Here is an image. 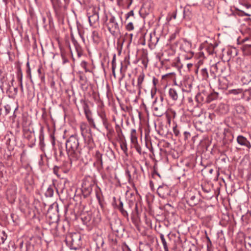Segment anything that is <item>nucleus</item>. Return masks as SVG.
Instances as JSON below:
<instances>
[{
  "mask_svg": "<svg viewBox=\"0 0 251 251\" xmlns=\"http://www.w3.org/2000/svg\"><path fill=\"white\" fill-rule=\"evenodd\" d=\"M112 74L113 76L116 77V73H115V70H112Z\"/></svg>",
  "mask_w": 251,
  "mask_h": 251,
  "instance_id": "42",
  "label": "nucleus"
},
{
  "mask_svg": "<svg viewBox=\"0 0 251 251\" xmlns=\"http://www.w3.org/2000/svg\"><path fill=\"white\" fill-rule=\"evenodd\" d=\"M119 209L124 216H128L127 212L124 209L123 203L121 201L120 202V205L119 206Z\"/></svg>",
  "mask_w": 251,
  "mask_h": 251,
  "instance_id": "15",
  "label": "nucleus"
},
{
  "mask_svg": "<svg viewBox=\"0 0 251 251\" xmlns=\"http://www.w3.org/2000/svg\"><path fill=\"white\" fill-rule=\"evenodd\" d=\"M237 143L242 146H244L248 149L251 148V144L248 139L242 135H239L237 137Z\"/></svg>",
  "mask_w": 251,
  "mask_h": 251,
  "instance_id": "6",
  "label": "nucleus"
},
{
  "mask_svg": "<svg viewBox=\"0 0 251 251\" xmlns=\"http://www.w3.org/2000/svg\"><path fill=\"white\" fill-rule=\"evenodd\" d=\"M153 110L155 112V114L157 116H160L162 115V112L160 111L159 108L157 107L153 106Z\"/></svg>",
  "mask_w": 251,
  "mask_h": 251,
  "instance_id": "21",
  "label": "nucleus"
},
{
  "mask_svg": "<svg viewBox=\"0 0 251 251\" xmlns=\"http://www.w3.org/2000/svg\"><path fill=\"white\" fill-rule=\"evenodd\" d=\"M58 170H59V167H57V166H55L54 168H53V173L56 175L57 176H58Z\"/></svg>",
  "mask_w": 251,
  "mask_h": 251,
  "instance_id": "35",
  "label": "nucleus"
},
{
  "mask_svg": "<svg viewBox=\"0 0 251 251\" xmlns=\"http://www.w3.org/2000/svg\"><path fill=\"white\" fill-rule=\"evenodd\" d=\"M215 46L212 44H209L206 47V50L209 54H212L214 52Z\"/></svg>",
  "mask_w": 251,
  "mask_h": 251,
  "instance_id": "17",
  "label": "nucleus"
},
{
  "mask_svg": "<svg viewBox=\"0 0 251 251\" xmlns=\"http://www.w3.org/2000/svg\"><path fill=\"white\" fill-rule=\"evenodd\" d=\"M127 63L128 64H129V62L128 61H127Z\"/></svg>",
  "mask_w": 251,
  "mask_h": 251,
  "instance_id": "49",
  "label": "nucleus"
},
{
  "mask_svg": "<svg viewBox=\"0 0 251 251\" xmlns=\"http://www.w3.org/2000/svg\"><path fill=\"white\" fill-rule=\"evenodd\" d=\"M126 28L128 31H131L133 30L134 29V25L132 23L130 22L126 26Z\"/></svg>",
  "mask_w": 251,
  "mask_h": 251,
  "instance_id": "24",
  "label": "nucleus"
},
{
  "mask_svg": "<svg viewBox=\"0 0 251 251\" xmlns=\"http://www.w3.org/2000/svg\"><path fill=\"white\" fill-rule=\"evenodd\" d=\"M201 74L204 78H207L208 77V74L206 69H202L201 70Z\"/></svg>",
  "mask_w": 251,
  "mask_h": 251,
  "instance_id": "23",
  "label": "nucleus"
},
{
  "mask_svg": "<svg viewBox=\"0 0 251 251\" xmlns=\"http://www.w3.org/2000/svg\"><path fill=\"white\" fill-rule=\"evenodd\" d=\"M89 124L94 127H95V124L93 119L91 118L88 120Z\"/></svg>",
  "mask_w": 251,
  "mask_h": 251,
  "instance_id": "31",
  "label": "nucleus"
},
{
  "mask_svg": "<svg viewBox=\"0 0 251 251\" xmlns=\"http://www.w3.org/2000/svg\"><path fill=\"white\" fill-rule=\"evenodd\" d=\"M160 239L161 240L162 243L163 244L164 249L165 251H169L168 248L167 244V242L165 240L164 235L162 234H161L160 235Z\"/></svg>",
  "mask_w": 251,
  "mask_h": 251,
  "instance_id": "14",
  "label": "nucleus"
},
{
  "mask_svg": "<svg viewBox=\"0 0 251 251\" xmlns=\"http://www.w3.org/2000/svg\"><path fill=\"white\" fill-rule=\"evenodd\" d=\"M185 197L187 203L191 206L196 205L199 202L198 194L195 190L188 191Z\"/></svg>",
  "mask_w": 251,
  "mask_h": 251,
  "instance_id": "3",
  "label": "nucleus"
},
{
  "mask_svg": "<svg viewBox=\"0 0 251 251\" xmlns=\"http://www.w3.org/2000/svg\"><path fill=\"white\" fill-rule=\"evenodd\" d=\"M168 187L166 185L160 186L157 189V193L160 197H164L167 194Z\"/></svg>",
  "mask_w": 251,
  "mask_h": 251,
  "instance_id": "11",
  "label": "nucleus"
},
{
  "mask_svg": "<svg viewBox=\"0 0 251 251\" xmlns=\"http://www.w3.org/2000/svg\"><path fill=\"white\" fill-rule=\"evenodd\" d=\"M75 45L78 56H80L82 54V49L81 47L76 44H75Z\"/></svg>",
  "mask_w": 251,
  "mask_h": 251,
  "instance_id": "20",
  "label": "nucleus"
},
{
  "mask_svg": "<svg viewBox=\"0 0 251 251\" xmlns=\"http://www.w3.org/2000/svg\"><path fill=\"white\" fill-rule=\"evenodd\" d=\"M129 36L130 37V41H131V40H132V38L133 35H132V34H129Z\"/></svg>",
  "mask_w": 251,
  "mask_h": 251,
  "instance_id": "43",
  "label": "nucleus"
},
{
  "mask_svg": "<svg viewBox=\"0 0 251 251\" xmlns=\"http://www.w3.org/2000/svg\"><path fill=\"white\" fill-rule=\"evenodd\" d=\"M6 238H4V237H2V242H4V240H5Z\"/></svg>",
  "mask_w": 251,
  "mask_h": 251,
  "instance_id": "45",
  "label": "nucleus"
},
{
  "mask_svg": "<svg viewBox=\"0 0 251 251\" xmlns=\"http://www.w3.org/2000/svg\"><path fill=\"white\" fill-rule=\"evenodd\" d=\"M38 72L39 73H41V70H40V69H39L38 70Z\"/></svg>",
  "mask_w": 251,
  "mask_h": 251,
  "instance_id": "47",
  "label": "nucleus"
},
{
  "mask_svg": "<svg viewBox=\"0 0 251 251\" xmlns=\"http://www.w3.org/2000/svg\"><path fill=\"white\" fill-rule=\"evenodd\" d=\"M16 188L13 186L11 189H8L6 192V195L7 197H10L11 200H14L16 196Z\"/></svg>",
  "mask_w": 251,
  "mask_h": 251,
  "instance_id": "12",
  "label": "nucleus"
},
{
  "mask_svg": "<svg viewBox=\"0 0 251 251\" xmlns=\"http://www.w3.org/2000/svg\"><path fill=\"white\" fill-rule=\"evenodd\" d=\"M86 127V124L84 123H82L80 124V128L82 131H83Z\"/></svg>",
  "mask_w": 251,
  "mask_h": 251,
  "instance_id": "32",
  "label": "nucleus"
},
{
  "mask_svg": "<svg viewBox=\"0 0 251 251\" xmlns=\"http://www.w3.org/2000/svg\"><path fill=\"white\" fill-rule=\"evenodd\" d=\"M26 66L27 68V69L26 70V73L27 74L28 77H29V78L31 79V69L30 68L29 62H27Z\"/></svg>",
  "mask_w": 251,
  "mask_h": 251,
  "instance_id": "22",
  "label": "nucleus"
},
{
  "mask_svg": "<svg viewBox=\"0 0 251 251\" xmlns=\"http://www.w3.org/2000/svg\"><path fill=\"white\" fill-rule=\"evenodd\" d=\"M80 236L78 234L74 233L72 236L71 249L76 250L80 248Z\"/></svg>",
  "mask_w": 251,
  "mask_h": 251,
  "instance_id": "4",
  "label": "nucleus"
},
{
  "mask_svg": "<svg viewBox=\"0 0 251 251\" xmlns=\"http://www.w3.org/2000/svg\"><path fill=\"white\" fill-rule=\"evenodd\" d=\"M130 140L131 143L134 145V147H137L138 143L136 131L135 129H132L131 130Z\"/></svg>",
  "mask_w": 251,
  "mask_h": 251,
  "instance_id": "9",
  "label": "nucleus"
},
{
  "mask_svg": "<svg viewBox=\"0 0 251 251\" xmlns=\"http://www.w3.org/2000/svg\"><path fill=\"white\" fill-rule=\"evenodd\" d=\"M145 75L144 73H141L138 76L137 78V84L136 85V88L140 92L142 88V83L144 80Z\"/></svg>",
  "mask_w": 251,
  "mask_h": 251,
  "instance_id": "10",
  "label": "nucleus"
},
{
  "mask_svg": "<svg viewBox=\"0 0 251 251\" xmlns=\"http://www.w3.org/2000/svg\"><path fill=\"white\" fill-rule=\"evenodd\" d=\"M173 131H174V134H175L176 136H178V135L179 131L177 129L176 127H174L173 128Z\"/></svg>",
  "mask_w": 251,
  "mask_h": 251,
  "instance_id": "33",
  "label": "nucleus"
},
{
  "mask_svg": "<svg viewBox=\"0 0 251 251\" xmlns=\"http://www.w3.org/2000/svg\"><path fill=\"white\" fill-rule=\"evenodd\" d=\"M98 114L102 120L103 126L107 130H108L109 124L107 122V120L106 117L105 112L102 109H101L99 111Z\"/></svg>",
  "mask_w": 251,
  "mask_h": 251,
  "instance_id": "8",
  "label": "nucleus"
},
{
  "mask_svg": "<svg viewBox=\"0 0 251 251\" xmlns=\"http://www.w3.org/2000/svg\"><path fill=\"white\" fill-rule=\"evenodd\" d=\"M116 67V63L115 59V56H114L112 61V70H115Z\"/></svg>",
  "mask_w": 251,
  "mask_h": 251,
  "instance_id": "27",
  "label": "nucleus"
},
{
  "mask_svg": "<svg viewBox=\"0 0 251 251\" xmlns=\"http://www.w3.org/2000/svg\"><path fill=\"white\" fill-rule=\"evenodd\" d=\"M127 3V7H129L132 2V0H126Z\"/></svg>",
  "mask_w": 251,
  "mask_h": 251,
  "instance_id": "38",
  "label": "nucleus"
},
{
  "mask_svg": "<svg viewBox=\"0 0 251 251\" xmlns=\"http://www.w3.org/2000/svg\"><path fill=\"white\" fill-rule=\"evenodd\" d=\"M97 163H98V164H99L98 165H99L100 167H102V157H101V155L98 156Z\"/></svg>",
  "mask_w": 251,
  "mask_h": 251,
  "instance_id": "25",
  "label": "nucleus"
},
{
  "mask_svg": "<svg viewBox=\"0 0 251 251\" xmlns=\"http://www.w3.org/2000/svg\"><path fill=\"white\" fill-rule=\"evenodd\" d=\"M17 78H18V81L19 82V85L20 86L21 89L22 91H23V82H22L23 73H22V70L20 68H19L18 70Z\"/></svg>",
  "mask_w": 251,
  "mask_h": 251,
  "instance_id": "13",
  "label": "nucleus"
},
{
  "mask_svg": "<svg viewBox=\"0 0 251 251\" xmlns=\"http://www.w3.org/2000/svg\"><path fill=\"white\" fill-rule=\"evenodd\" d=\"M132 84L133 85H134V79H132Z\"/></svg>",
  "mask_w": 251,
  "mask_h": 251,
  "instance_id": "44",
  "label": "nucleus"
},
{
  "mask_svg": "<svg viewBox=\"0 0 251 251\" xmlns=\"http://www.w3.org/2000/svg\"><path fill=\"white\" fill-rule=\"evenodd\" d=\"M45 195L47 197H51L53 196V190L52 188L51 187H49L46 193H45Z\"/></svg>",
  "mask_w": 251,
  "mask_h": 251,
  "instance_id": "18",
  "label": "nucleus"
},
{
  "mask_svg": "<svg viewBox=\"0 0 251 251\" xmlns=\"http://www.w3.org/2000/svg\"><path fill=\"white\" fill-rule=\"evenodd\" d=\"M99 16L98 13L94 12L92 15L89 16V22L91 26H96L98 24Z\"/></svg>",
  "mask_w": 251,
  "mask_h": 251,
  "instance_id": "7",
  "label": "nucleus"
},
{
  "mask_svg": "<svg viewBox=\"0 0 251 251\" xmlns=\"http://www.w3.org/2000/svg\"><path fill=\"white\" fill-rule=\"evenodd\" d=\"M121 148L122 149V150L124 151V152H126L127 150V146H126V143H122L121 145Z\"/></svg>",
  "mask_w": 251,
  "mask_h": 251,
  "instance_id": "30",
  "label": "nucleus"
},
{
  "mask_svg": "<svg viewBox=\"0 0 251 251\" xmlns=\"http://www.w3.org/2000/svg\"><path fill=\"white\" fill-rule=\"evenodd\" d=\"M78 147V140L74 136L70 137L66 141V151L71 163L73 161L77 160L80 157L81 152Z\"/></svg>",
  "mask_w": 251,
  "mask_h": 251,
  "instance_id": "1",
  "label": "nucleus"
},
{
  "mask_svg": "<svg viewBox=\"0 0 251 251\" xmlns=\"http://www.w3.org/2000/svg\"><path fill=\"white\" fill-rule=\"evenodd\" d=\"M181 92L180 90H176L174 88H170L168 94L170 98L173 101H176L179 98L181 97Z\"/></svg>",
  "mask_w": 251,
  "mask_h": 251,
  "instance_id": "5",
  "label": "nucleus"
},
{
  "mask_svg": "<svg viewBox=\"0 0 251 251\" xmlns=\"http://www.w3.org/2000/svg\"><path fill=\"white\" fill-rule=\"evenodd\" d=\"M152 82H153L154 87L155 88V86L158 82V80L156 78H155V77H153V80H152Z\"/></svg>",
  "mask_w": 251,
  "mask_h": 251,
  "instance_id": "36",
  "label": "nucleus"
},
{
  "mask_svg": "<svg viewBox=\"0 0 251 251\" xmlns=\"http://www.w3.org/2000/svg\"><path fill=\"white\" fill-rule=\"evenodd\" d=\"M174 75H175V74L174 73H169V74H166L165 75H164L162 76V78L163 79H165V78H168V77H170L171 78H173Z\"/></svg>",
  "mask_w": 251,
  "mask_h": 251,
  "instance_id": "26",
  "label": "nucleus"
},
{
  "mask_svg": "<svg viewBox=\"0 0 251 251\" xmlns=\"http://www.w3.org/2000/svg\"><path fill=\"white\" fill-rule=\"evenodd\" d=\"M81 66L85 69L86 72H89V70L87 68V63L85 61H82L81 63Z\"/></svg>",
  "mask_w": 251,
  "mask_h": 251,
  "instance_id": "28",
  "label": "nucleus"
},
{
  "mask_svg": "<svg viewBox=\"0 0 251 251\" xmlns=\"http://www.w3.org/2000/svg\"><path fill=\"white\" fill-rule=\"evenodd\" d=\"M230 93L233 94L234 95L238 94L242 92V90L241 89H233L230 91Z\"/></svg>",
  "mask_w": 251,
  "mask_h": 251,
  "instance_id": "29",
  "label": "nucleus"
},
{
  "mask_svg": "<svg viewBox=\"0 0 251 251\" xmlns=\"http://www.w3.org/2000/svg\"><path fill=\"white\" fill-rule=\"evenodd\" d=\"M123 0H117V4L119 5H121L123 4Z\"/></svg>",
  "mask_w": 251,
  "mask_h": 251,
  "instance_id": "39",
  "label": "nucleus"
},
{
  "mask_svg": "<svg viewBox=\"0 0 251 251\" xmlns=\"http://www.w3.org/2000/svg\"><path fill=\"white\" fill-rule=\"evenodd\" d=\"M137 151H138V152H140V150H141V148L140 147H139V145L138 144V146L137 147H135Z\"/></svg>",
  "mask_w": 251,
  "mask_h": 251,
  "instance_id": "40",
  "label": "nucleus"
},
{
  "mask_svg": "<svg viewBox=\"0 0 251 251\" xmlns=\"http://www.w3.org/2000/svg\"><path fill=\"white\" fill-rule=\"evenodd\" d=\"M106 25L109 31L113 35L119 30V25L113 16H111L109 19H107Z\"/></svg>",
  "mask_w": 251,
  "mask_h": 251,
  "instance_id": "2",
  "label": "nucleus"
},
{
  "mask_svg": "<svg viewBox=\"0 0 251 251\" xmlns=\"http://www.w3.org/2000/svg\"><path fill=\"white\" fill-rule=\"evenodd\" d=\"M218 97V93H215L211 94L209 96H208L207 98V101L208 102H210L212 100H213L216 99Z\"/></svg>",
  "mask_w": 251,
  "mask_h": 251,
  "instance_id": "16",
  "label": "nucleus"
},
{
  "mask_svg": "<svg viewBox=\"0 0 251 251\" xmlns=\"http://www.w3.org/2000/svg\"><path fill=\"white\" fill-rule=\"evenodd\" d=\"M122 69H123V64L122 63H121V71H122Z\"/></svg>",
  "mask_w": 251,
  "mask_h": 251,
  "instance_id": "46",
  "label": "nucleus"
},
{
  "mask_svg": "<svg viewBox=\"0 0 251 251\" xmlns=\"http://www.w3.org/2000/svg\"><path fill=\"white\" fill-rule=\"evenodd\" d=\"M173 18L174 19H176V14L175 15H174Z\"/></svg>",
  "mask_w": 251,
  "mask_h": 251,
  "instance_id": "48",
  "label": "nucleus"
},
{
  "mask_svg": "<svg viewBox=\"0 0 251 251\" xmlns=\"http://www.w3.org/2000/svg\"><path fill=\"white\" fill-rule=\"evenodd\" d=\"M84 113H85V114L87 118V120H89V119H90L92 118L91 116V111L88 108L85 107L84 108Z\"/></svg>",
  "mask_w": 251,
  "mask_h": 251,
  "instance_id": "19",
  "label": "nucleus"
},
{
  "mask_svg": "<svg viewBox=\"0 0 251 251\" xmlns=\"http://www.w3.org/2000/svg\"><path fill=\"white\" fill-rule=\"evenodd\" d=\"M193 66V64L191 63H189L187 64V67L188 69H190Z\"/></svg>",
  "mask_w": 251,
  "mask_h": 251,
  "instance_id": "41",
  "label": "nucleus"
},
{
  "mask_svg": "<svg viewBox=\"0 0 251 251\" xmlns=\"http://www.w3.org/2000/svg\"><path fill=\"white\" fill-rule=\"evenodd\" d=\"M124 251H131V250L129 249V248L128 247V246L126 245L124 249H123Z\"/></svg>",
  "mask_w": 251,
  "mask_h": 251,
  "instance_id": "37",
  "label": "nucleus"
},
{
  "mask_svg": "<svg viewBox=\"0 0 251 251\" xmlns=\"http://www.w3.org/2000/svg\"><path fill=\"white\" fill-rule=\"evenodd\" d=\"M134 15V12L133 10H131L126 14V19L129 18L130 16H133Z\"/></svg>",
  "mask_w": 251,
  "mask_h": 251,
  "instance_id": "34",
  "label": "nucleus"
}]
</instances>
